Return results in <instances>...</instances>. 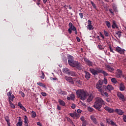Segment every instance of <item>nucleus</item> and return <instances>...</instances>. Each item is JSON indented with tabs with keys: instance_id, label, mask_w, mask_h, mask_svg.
I'll return each mask as SVG.
<instances>
[{
	"instance_id": "nucleus-1",
	"label": "nucleus",
	"mask_w": 126,
	"mask_h": 126,
	"mask_svg": "<svg viewBox=\"0 0 126 126\" xmlns=\"http://www.w3.org/2000/svg\"><path fill=\"white\" fill-rule=\"evenodd\" d=\"M103 105H105V101L104 100H103L101 97H97L94 103L93 107H94L96 110L101 111L100 109L102 108V106H103Z\"/></svg>"
},
{
	"instance_id": "nucleus-2",
	"label": "nucleus",
	"mask_w": 126,
	"mask_h": 126,
	"mask_svg": "<svg viewBox=\"0 0 126 126\" xmlns=\"http://www.w3.org/2000/svg\"><path fill=\"white\" fill-rule=\"evenodd\" d=\"M76 94L78 98H79L83 101L86 100L87 97L88 96V93L83 90H78L76 91Z\"/></svg>"
},
{
	"instance_id": "nucleus-3",
	"label": "nucleus",
	"mask_w": 126,
	"mask_h": 126,
	"mask_svg": "<svg viewBox=\"0 0 126 126\" xmlns=\"http://www.w3.org/2000/svg\"><path fill=\"white\" fill-rule=\"evenodd\" d=\"M69 65L70 66H72V67H75L77 69H79V70H81L82 69L81 68V63L78 61H74L71 64H69Z\"/></svg>"
},
{
	"instance_id": "nucleus-4",
	"label": "nucleus",
	"mask_w": 126,
	"mask_h": 126,
	"mask_svg": "<svg viewBox=\"0 0 126 126\" xmlns=\"http://www.w3.org/2000/svg\"><path fill=\"white\" fill-rule=\"evenodd\" d=\"M69 29H68V32L69 33L71 34L73 31H76V28L73 26V24L71 22H70L68 24Z\"/></svg>"
},
{
	"instance_id": "nucleus-5",
	"label": "nucleus",
	"mask_w": 126,
	"mask_h": 126,
	"mask_svg": "<svg viewBox=\"0 0 126 126\" xmlns=\"http://www.w3.org/2000/svg\"><path fill=\"white\" fill-rule=\"evenodd\" d=\"M95 69L96 70L97 74L98 73H102L104 76H108V73L100 68L96 67Z\"/></svg>"
},
{
	"instance_id": "nucleus-6",
	"label": "nucleus",
	"mask_w": 126,
	"mask_h": 126,
	"mask_svg": "<svg viewBox=\"0 0 126 126\" xmlns=\"http://www.w3.org/2000/svg\"><path fill=\"white\" fill-rule=\"evenodd\" d=\"M103 84H104V82L101 80H99L98 82L95 84V88L98 89V90H101Z\"/></svg>"
},
{
	"instance_id": "nucleus-7",
	"label": "nucleus",
	"mask_w": 126,
	"mask_h": 126,
	"mask_svg": "<svg viewBox=\"0 0 126 126\" xmlns=\"http://www.w3.org/2000/svg\"><path fill=\"white\" fill-rule=\"evenodd\" d=\"M115 51L121 55H125V52H126V50L120 47V46L116 47Z\"/></svg>"
},
{
	"instance_id": "nucleus-8",
	"label": "nucleus",
	"mask_w": 126,
	"mask_h": 126,
	"mask_svg": "<svg viewBox=\"0 0 126 126\" xmlns=\"http://www.w3.org/2000/svg\"><path fill=\"white\" fill-rule=\"evenodd\" d=\"M83 60L88 66H89L90 67L93 65V62L89 60V59H87V58H84Z\"/></svg>"
},
{
	"instance_id": "nucleus-9",
	"label": "nucleus",
	"mask_w": 126,
	"mask_h": 126,
	"mask_svg": "<svg viewBox=\"0 0 126 126\" xmlns=\"http://www.w3.org/2000/svg\"><path fill=\"white\" fill-rule=\"evenodd\" d=\"M105 68L109 72H113L115 70V68L110 65H105Z\"/></svg>"
},
{
	"instance_id": "nucleus-10",
	"label": "nucleus",
	"mask_w": 126,
	"mask_h": 126,
	"mask_svg": "<svg viewBox=\"0 0 126 126\" xmlns=\"http://www.w3.org/2000/svg\"><path fill=\"white\" fill-rule=\"evenodd\" d=\"M65 79L66 80V81H67V82H69L70 84H74V82L73 81V79H72V77L65 76Z\"/></svg>"
},
{
	"instance_id": "nucleus-11",
	"label": "nucleus",
	"mask_w": 126,
	"mask_h": 126,
	"mask_svg": "<svg viewBox=\"0 0 126 126\" xmlns=\"http://www.w3.org/2000/svg\"><path fill=\"white\" fill-rule=\"evenodd\" d=\"M104 110L108 112V113H114L115 110L113 108H111L110 107H109L108 106H105L104 108Z\"/></svg>"
},
{
	"instance_id": "nucleus-12",
	"label": "nucleus",
	"mask_w": 126,
	"mask_h": 126,
	"mask_svg": "<svg viewBox=\"0 0 126 126\" xmlns=\"http://www.w3.org/2000/svg\"><path fill=\"white\" fill-rule=\"evenodd\" d=\"M85 73V77L87 80H89L90 79V77H91V74L90 73L87 72V71H84Z\"/></svg>"
},
{
	"instance_id": "nucleus-13",
	"label": "nucleus",
	"mask_w": 126,
	"mask_h": 126,
	"mask_svg": "<svg viewBox=\"0 0 126 126\" xmlns=\"http://www.w3.org/2000/svg\"><path fill=\"white\" fill-rule=\"evenodd\" d=\"M67 59H68V63H69V65L71 64V63H73L74 61L73 60L74 58L71 55H69L67 57Z\"/></svg>"
},
{
	"instance_id": "nucleus-14",
	"label": "nucleus",
	"mask_w": 126,
	"mask_h": 126,
	"mask_svg": "<svg viewBox=\"0 0 126 126\" xmlns=\"http://www.w3.org/2000/svg\"><path fill=\"white\" fill-rule=\"evenodd\" d=\"M114 112L118 114L119 116H123L124 115V111L122 109L117 108L114 110Z\"/></svg>"
},
{
	"instance_id": "nucleus-15",
	"label": "nucleus",
	"mask_w": 126,
	"mask_h": 126,
	"mask_svg": "<svg viewBox=\"0 0 126 126\" xmlns=\"http://www.w3.org/2000/svg\"><path fill=\"white\" fill-rule=\"evenodd\" d=\"M117 96L119 97V99H121L122 101H125V100H126V99H125V96L121 92H118L117 93Z\"/></svg>"
},
{
	"instance_id": "nucleus-16",
	"label": "nucleus",
	"mask_w": 126,
	"mask_h": 126,
	"mask_svg": "<svg viewBox=\"0 0 126 126\" xmlns=\"http://www.w3.org/2000/svg\"><path fill=\"white\" fill-rule=\"evenodd\" d=\"M92 22L91 20H88V29L89 30H94V28L93 27V26H92Z\"/></svg>"
},
{
	"instance_id": "nucleus-17",
	"label": "nucleus",
	"mask_w": 126,
	"mask_h": 126,
	"mask_svg": "<svg viewBox=\"0 0 126 126\" xmlns=\"http://www.w3.org/2000/svg\"><path fill=\"white\" fill-rule=\"evenodd\" d=\"M112 28L113 29H115L116 28H117V29H119V27L118 26V25H117V23L115 20L112 21Z\"/></svg>"
},
{
	"instance_id": "nucleus-18",
	"label": "nucleus",
	"mask_w": 126,
	"mask_h": 126,
	"mask_svg": "<svg viewBox=\"0 0 126 126\" xmlns=\"http://www.w3.org/2000/svg\"><path fill=\"white\" fill-rule=\"evenodd\" d=\"M126 89V87H125V85H124V83H121L119 84V90L120 91H125V90Z\"/></svg>"
},
{
	"instance_id": "nucleus-19",
	"label": "nucleus",
	"mask_w": 126,
	"mask_h": 126,
	"mask_svg": "<svg viewBox=\"0 0 126 126\" xmlns=\"http://www.w3.org/2000/svg\"><path fill=\"white\" fill-rule=\"evenodd\" d=\"M106 121L107 124L111 125V126H113L114 125H116V123H115V122H114L113 121L111 120L110 118H107Z\"/></svg>"
},
{
	"instance_id": "nucleus-20",
	"label": "nucleus",
	"mask_w": 126,
	"mask_h": 126,
	"mask_svg": "<svg viewBox=\"0 0 126 126\" xmlns=\"http://www.w3.org/2000/svg\"><path fill=\"white\" fill-rule=\"evenodd\" d=\"M58 94L60 95H62L63 96H64V95H66V92L63 91L62 89H59L58 91Z\"/></svg>"
},
{
	"instance_id": "nucleus-21",
	"label": "nucleus",
	"mask_w": 126,
	"mask_h": 126,
	"mask_svg": "<svg viewBox=\"0 0 126 126\" xmlns=\"http://www.w3.org/2000/svg\"><path fill=\"white\" fill-rule=\"evenodd\" d=\"M90 71H91V73L93 74V75H98L97 73V70L94 68H90Z\"/></svg>"
},
{
	"instance_id": "nucleus-22",
	"label": "nucleus",
	"mask_w": 126,
	"mask_h": 126,
	"mask_svg": "<svg viewBox=\"0 0 126 126\" xmlns=\"http://www.w3.org/2000/svg\"><path fill=\"white\" fill-rule=\"evenodd\" d=\"M69 115L70 116V117H71V118H74V117H76V118H78V117H79V114H77L76 112L69 113Z\"/></svg>"
},
{
	"instance_id": "nucleus-23",
	"label": "nucleus",
	"mask_w": 126,
	"mask_h": 126,
	"mask_svg": "<svg viewBox=\"0 0 126 126\" xmlns=\"http://www.w3.org/2000/svg\"><path fill=\"white\" fill-rule=\"evenodd\" d=\"M92 100H93V95H92V94H89L87 101L88 102V103H90L91 101H92Z\"/></svg>"
},
{
	"instance_id": "nucleus-24",
	"label": "nucleus",
	"mask_w": 126,
	"mask_h": 126,
	"mask_svg": "<svg viewBox=\"0 0 126 126\" xmlns=\"http://www.w3.org/2000/svg\"><path fill=\"white\" fill-rule=\"evenodd\" d=\"M117 77H122V76L123 75V71L120 69H117Z\"/></svg>"
},
{
	"instance_id": "nucleus-25",
	"label": "nucleus",
	"mask_w": 126,
	"mask_h": 126,
	"mask_svg": "<svg viewBox=\"0 0 126 126\" xmlns=\"http://www.w3.org/2000/svg\"><path fill=\"white\" fill-rule=\"evenodd\" d=\"M68 75H70L73 77L76 76V72L73 71H69Z\"/></svg>"
},
{
	"instance_id": "nucleus-26",
	"label": "nucleus",
	"mask_w": 126,
	"mask_h": 126,
	"mask_svg": "<svg viewBox=\"0 0 126 126\" xmlns=\"http://www.w3.org/2000/svg\"><path fill=\"white\" fill-rule=\"evenodd\" d=\"M63 72L68 75V73H69V69L68 68L65 67L63 69Z\"/></svg>"
},
{
	"instance_id": "nucleus-27",
	"label": "nucleus",
	"mask_w": 126,
	"mask_h": 126,
	"mask_svg": "<svg viewBox=\"0 0 126 126\" xmlns=\"http://www.w3.org/2000/svg\"><path fill=\"white\" fill-rule=\"evenodd\" d=\"M106 90H108V91H112V90H114V87L111 85H108L107 86Z\"/></svg>"
},
{
	"instance_id": "nucleus-28",
	"label": "nucleus",
	"mask_w": 126,
	"mask_h": 126,
	"mask_svg": "<svg viewBox=\"0 0 126 126\" xmlns=\"http://www.w3.org/2000/svg\"><path fill=\"white\" fill-rule=\"evenodd\" d=\"M58 102L60 104V105H61V106H65V102H64V101H63V100H62L61 99H59L58 100Z\"/></svg>"
},
{
	"instance_id": "nucleus-29",
	"label": "nucleus",
	"mask_w": 126,
	"mask_h": 126,
	"mask_svg": "<svg viewBox=\"0 0 126 126\" xmlns=\"http://www.w3.org/2000/svg\"><path fill=\"white\" fill-rule=\"evenodd\" d=\"M91 119L92 121L95 124V125L97 124V119L94 117L93 116H91Z\"/></svg>"
},
{
	"instance_id": "nucleus-30",
	"label": "nucleus",
	"mask_w": 126,
	"mask_h": 126,
	"mask_svg": "<svg viewBox=\"0 0 126 126\" xmlns=\"http://www.w3.org/2000/svg\"><path fill=\"white\" fill-rule=\"evenodd\" d=\"M37 85H39V86L43 87V88H46V85L44 84L43 83L38 82V83H37Z\"/></svg>"
},
{
	"instance_id": "nucleus-31",
	"label": "nucleus",
	"mask_w": 126,
	"mask_h": 126,
	"mask_svg": "<svg viewBox=\"0 0 126 126\" xmlns=\"http://www.w3.org/2000/svg\"><path fill=\"white\" fill-rule=\"evenodd\" d=\"M116 35H118L119 38H120L122 37V32L121 31H117L115 32Z\"/></svg>"
},
{
	"instance_id": "nucleus-32",
	"label": "nucleus",
	"mask_w": 126,
	"mask_h": 126,
	"mask_svg": "<svg viewBox=\"0 0 126 126\" xmlns=\"http://www.w3.org/2000/svg\"><path fill=\"white\" fill-rule=\"evenodd\" d=\"M111 80V82H112V83H114V84L118 83V81H117V79L115 78H112Z\"/></svg>"
},
{
	"instance_id": "nucleus-33",
	"label": "nucleus",
	"mask_w": 126,
	"mask_h": 126,
	"mask_svg": "<svg viewBox=\"0 0 126 126\" xmlns=\"http://www.w3.org/2000/svg\"><path fill=\"white\" fill-rule=\"evenodd\" d=\"M105 24L106 26H107L108 28H111V23H110V22H109L108 21H106Z\"/></svg>"
},
{
	"instance_id": "nucleus-34",
	"label": "nucleus",
	"mask_w": 126,
	"mask_h": 126,
	"mask_svg": "<svg viewBox=\"0 0 126 126\" xmlns=\"http://www.w3.org/2000/svg\"><path fill=\"white\" fill-rule=\"evenodd\" d=\"M91 4H92L94 8V9H96V10H97V6H96V4L94 3V2L92 1H91Z\"/></svg>"
},
{
	"instance_id": "nucleus-35",
	"label": "nucleus",
	"mask_w": 126,
	"mask_h": 126,
	"mask_svg": "<svg viewBox=\"0 0 126 126\" xmlns=\"http://www.w3.org/2000/svg\"><path fill=\"white\" fill-rule=\"evenodd\" d=\"M112 7L115 12H118V9H117V6L115 4L112 5Z\"/></svg>"
},
{
	"instance_id": "nucleus-36",
	"label": "nucleus",
	"mask_w": 126,
	"mask_h": 126,
	"mask_svg": "<svg viewBox=\"0 0 126 126\" xmlns=\"http://www.w3.org/2000/svg\"><path fill=\"white\" fill-rule=\"evenodd\" d=\"M77 85H82V81L80 80H77L76 81Z\"/></svg>"
},
{
	"instance_id": "nucleus-37",
	"label": "nucleus",
	"mask_w": 126,
	"mask_h": 126,
	"mask_svg": "<svg viewBox=\"0 0 126 126\" xmlns=\"http://www.w3.org/2000/svg\"><path fill=\"white\" fill-rule=\"evenodd\" d=\"M32 118H36V112L35 111L32 112Z\"/></svg>"
},
{
	"instance_id": "nucleus-38",
	"label": "nucleus",
	"mask_w": 126,
	"mask_h": 126,
	"mask_svg": "<svg viewBox=\"0 0 126 126\" xmlns=\"http://www.w3.org/2000/svg\"><path fill=\"white\" fill-rule=\"evenodd\" d=\"M88 111L89 112H90L91 113H92L94 111V109L92 108V107H88Z\"/></svg>"
},
{
	"instance_id": "nucleus-39",
	"label": "nucleus",
	"mask_w": 126,
	"mask_h": 126,
	"mask_svg": "<svg viewBox=\"0 0 126 126\" xmlns=\"http://www.w3.org/2000/svg\"><path fill=\"white\" fill-rule=\"evenodd\" d=\"M98 92H100V93H101V95H102V96H104V91L103 90V89H100L98 90Z\"/></svg>"
},
{
	"instance_id": "nucleus-40",
	"label": "nucleus",
	"mask_w": 126,
	"mask_h": 126,
	"mask_svg": "<svg viewBox=\"0 0 126 126\" xmlns=\"http://www.w3.org/2000/svg\"><path fill=\"white\" fill-rule=\"evenodd\" d=\"M24 123H25V124L28 123V118L26 116H25Z\"/></svg>"
},
{
	"instance_id": "nucleus-41",
	"label": "nucleus",
	"mask_w": 126,
	"mask_h": 126,
	"mask_svg": "<svg viewBox=\"0 0 126 126\" xmlns=\"http://www.w3.org/2000/svg\"><path fill=\"white\" fill-rule=\"evenodd\" d=\"M104 34L105 37H109V32L104 31Z\"/></svg>"
},
{
	"instance_id": "nucleus-42",
	"label": "nucleus",
	"mask_w": 126,
	"mask_h": 126,
	"mask_svg": "<svg viewBox=\"0 0 126 126\" xmlns=\"http://www.w3.org/2000/svg\"><path fill=\"white\" fill-rule=\"evenodd\" d=\"M5 120L7 123H9L10 120H9V117L8 116L5 117Z\"/></svg>"
},
{
	"instance_id": "nucleus-43",
	"label": "nucleus",
	"mask_w": 126,
	"mask_h": 126,
	"mask_svg": "<svg viewBox=\"0 0 126 126\" xmlns=\"http://www.w3.org/2000/svg\"><path fill=\"white\" fill-rule=\"evenodd\" d=\"M101 89H102L103 91H106L107 86L105 85H103V86L102 85Z\"/></svg>"
},
{
	"instance_id": "nucleus-44",
	"label": "nucleus",
	"mask_w": 126,
	"mask_h": 126,
	"mask_svg": "<svg viewBox=\"0 0 126 126\" xmlns=\"http://www.w3.org/2000/svg\"><path fill=\"white\" fill-rule=\"evenodd\" d=\"M41 76H40L41 79H44L45 78V74L43 71H41Z\"/></svg>"
},
{
	"instance_id": "nucleus-45",
	"label": "nucleus",
	"mask_w": 126,
	"mask_h": 126,
	"mask_svg": "<svg viewBox=\"0 0 126 126\" xmlns=\"http://www.w3.org/2000/svg\"><path fill=\"white\" fill-rule=\"evenodd\" d=\"M109 11L110 12V13H111L112 15H115V13H114V11H114L112 9H109Z\"/></svg>"
},
{
	"instance_id": "nucleus-46",
	"label": "nucleus",
	"mask_w": 126,
	"mask_h": 126,
	"mask_svg": "<svg viewBox=\"0 0 126 126\" xmlns=\"http://www.w3.org/2000/svg\"><path fill=\"white\" fill-rule=\"evenodd\" d=\"M22 124H23V123L22 122H18L17 123L16 126H22Z\"/></svg>"
},
{
	"instance_id": "nucleus-47",
	"label": "nucleus",
	"mask_w": 126,
	"mask_h": 126,
	"mask_svg": "<svg viewBox=\"0 0 126 126\" xmlns=\"http://www.w3.org/2000/svg\"><path fill=\"white\" fill-rule=\"evenodd\" d=\"M109 50H110V52H111V53H113V54H115V51H114L113 49H112V46H109Z\"/></svg>"
},
{
	"instance_id": "nucleus-48",
	"label": "nucleus",
	"mask_w": 126,
	"mask_h": 126,
	"mask_svg": "<svg viewBox=\"0 0 126 126\" xmlns=\"http://www.w3.org/2000/svg\"><path fill=\"white\" fill-rule=\"evenodd\" d=\"M79 15L81 19H82V18H83V13H79Z\"/></svg>"
},
{
	"instance_id": "nucleus-49",
	"label": "nucleus",
	"mask_w": 126,
	"mask_h": 126,
	"mask_svg": "<svg viewBox=\"0 0 126 126\" xmlns=\"http://www.w3.org/2000/svg\"><path fill=\"white\" fill-rule=\"evenodd\" d=\"M41 95H42V96H43V97H46V96H47V93H44V92H42V93H41Z\"/></svg>"
},
{
	"instance_id": "nucleus-50",
	"label": "nucleus",
	"mask_w": 126,
	"mask_h": 126,
	"mask_svg": "<svg viewBox=\"0 0 126 126\" xmlns=\"http://www.w3.org/2000/svg\"><path fill=\"white\" fill-rule=\"evenodd\" d=\"M20 109H21L22 110H23V111H24L25 112H26V111H27V110H26V108H25V107H24V106H22Z\"/></svg>"
},
{
	"instance_id": "nucleus-51",
	"label": "nucleus",
	"mask_w": 126,
	"mask_h": 126,
	"mask_svg": "<svg viewBox=\"0 0 126 126\" xmlns=\"http://www.w3.org/2000/svg\"><path fill=\"white\" fill-rule=\"evenodd\" d=\"M123 121L125 122V123H126V115H123Z\"/></svg>"
},
{
	"instance_id": "nucleus-52",
	"label": "nucleus",
	"mask_w": 126,
	"mask_h": 126,
	"mask_svg": "<svg viewBox=\"0 0 126 126\" xmlns=\"http://www.w3.org/2000/svg\"><path fill=\"white\" fill-rule=\"evenodd\" d=\"M80 120L83 121V123L85 122V119H84V117H81Z\"/></svg>"
},
{
	"instance_id": "nucleus-53",
	"label": "nucleus",
	"mask_w": 126,
	"mask_h": 126,
	"mask_svg": "<svg viewBox=\"0 0 126 126\" xmlns=\"http://www.w3.org/2000/svg\"><path fill=\"white\" fill-rule=\"evenodd\" d=\"M70 98H71V100H74V98H75V96H74V94H71L70 96Z\"/></svg>"
},
{
	"instance_id": "nucleus-54",
	"label": "nucleus",
	"mask_w": 126,
	"mask_h": 126,
	"mask_svg": "<svg viewBox=\"0 0 126 126\" xmlns=\"http://www.w3.org/2000/svg\"><path fill=\"white\" fill-rule=\"evenodd\" d=\"M18 105L19 107H20V108L23 106V105H22V104H21V102H18Z\"/></svg>"
},
{
	"instance_id": "nucleus-55",
	"label": "nucleus",
	"mask_w": 126,
	"mask_h": 126,
	"mask_svg": "<svg viewBox=\"0 0 126 126\" xmlns=\"http://www.w3.org/2000/svg\"><path fill=\"white\" fill-rule=\"evenodd\" d=\"M99 35L100 36V37H101V38H102V39H104V38H105V37L104 36V35H103V34H102V32H99Z\"/></svg>"
},
{
	"instance_id": "nucleus-56",
	"label": "nucleus",
	"mask_w": 126,
	"mask_h": 126,
	"mask_svg": "<svg viewBox=\"0 0 126 126\" xmlns=\"http://www.w3.org/2000/svg\"><path fill=\"white\" fill-rule=\"evenodd\" d=\"M10 107L11 108H12V109L15 108V105L13 103L10 105Z\"/></svg>"
},
{
	"instance_id": "nucleus-57",
	"label": "nucleus",
	"mask_w": 126,
	"mask_h": 126,
	"mask_svg": "<svg viewBox=\"0 0 126 126\" xmlns=\"http://www.w3.org/2000/svg\"><path fill=\"white\" fill-rule=\"evenodd\" d=\"M103 82H104V83L105 84H107V82H108V81L107 80V79L106 78H104V81H103Z\"/></svg>"
},
{
	"instance_id": "nucleus-58",
	"label": "nucleus",
	"mask_w": 126,
	"mask_h": 126,
	"mask_svg": "<svg viewBox=\"0 0 126 126\" xmlns=\"http://www.w3.org/2000/svg\"><path fill=\"white\" fill-rule=\"evenodd\" d=\"M57 110H58V111H61V110H62V108L59 105H57Z\"/></svg>"
},
{
	"instance_id": "nucleus-59",
	"label": "nucleus",
	"mask_w": 126,
	"mask_h": 126,
	"mask_svg": "<svg viewBox=\"0 0 126 126\" xmlns=\"http://www.w3.org/2000/svg\"><path fill=\"white\" fill-rule=\"evenodd\" d=\"M50 79H51V80H55V81L58 80V79L56 77H55V78L51 77Z\"/></svg>"
},
{
	"instance_id": "nucleus-60",
	"label": "nucleus",
	"mask_w": 126,
	"mask_h": 126,
	"mask_svg": "<svg viewBox=\"0 0 126 126\" xmlns=\"http://www.w3.org/2000/svg\"><path fill=\"white\" fill-rule=\"evenodd\" d=\"M75 107H76L75 104H72L71 106V108H72V109H75Z\"/></svg>"
},
{
	"instance_id": "nucleus-61",
	"label": "nucleus",
	"mask_w": 126,
	"mask_h": 126,
	"mask_svg": "<svg viewBox=\"0 0 126 126\" xmlns=\"http://www.w3.org/2000/svg\"><path fill=\"white\" fill-rule=\"evenodd\" d=\"M82 112V110H80V109H78L77 111V112L78 114H81V112Z\"/></svg>"
},
{
	"instance_id": "nucleus-62",
	"label": "nucleus",
	"mask_w": 126,
	"mask_h": 126,
	"mask_svg": "<svg viewBox=\"0 0 126 126\" xmlns=\"http://www.w3.org/2000/svg\"><path fill=\"white\" fill-rule=\"evenodd\" d=\"M106 101H107V102H108V103H111V99H110V98H106Z\"/></svg>"
},
{
	"instance_id": "nucleus-63",
	"label": "nucleus",
	"mask_w": 126,
	"mask_h": 126,
	"mask_svg": "<svg viewBox=\"0 0 126 126\" xmlns=\"http://www.w3.org/2000/svg\"><path fill=\"white\" fill-rule=\"evenodd\" d=\"M11 91L9 92V93H7V96H11Z\"/></svg>"
},
{
	"instance_id": "nucleus-64",
	"label": "nucleus",
	"mask_w": 126,
	"mask_h": 126,
	"mask_svg": "<svg viewBox=\"0 0 126 126\" xmlns=\"http://www.w3.org/2000/svg\"><path fill=\"white\" fill-rule=\"evenodd\" d=\"M37 125L39 126H42V124L40 122H37Z\"/></svg>"
}]
</instances>
